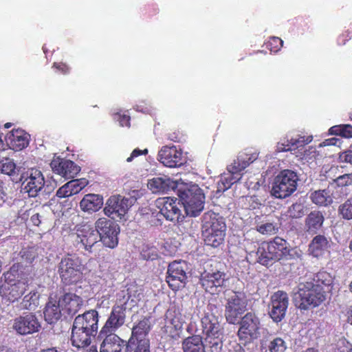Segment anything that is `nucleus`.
Segmentation results:
<instances>
[{
	"instance_id": "obj_36",
	"label": "nucleus",
	"mask_w": 352,
	"mask_h": 352,
	"mask_svg": "<svg viewBox=\"0 0 352 352\" xmlns=\"http://www.w3.org/2000/svg\"><path fill=\"white\" fill-rule=\"evenodd\" d=\"M324 217L319 211L311 212L306 218L305 227L310 234H315L322 227Z\"/></svg>"
},
{
	"instance_id": "obj_37",
	"label": "nucleus",
	"mask_w": 352,
	"mask_h": 352,
	"mask_svg": "<svg viewBox=\"0 0 352 352\" xmlns=\"http://www.w3.org/2000/svg\"><path fill=\"white\" fill-rule=\"evenodd\" d=\"M281 179L277 177L273 184L271 193L272 195L279 199L286 198V170L280 172Z\"/></svg>"
},
{
	"instance_id": "obj_53",
	"label": "nucleus",
	"mask_w": 352,
	"mask_h": 352,
	"mask_svg": "<svg viewBox=\"0 0 352 352\" xmlns=\"http://www.w3.org/2000/svg\"><path fill=\"white\" fill-rule=\"evenodd\" d=\"M317 280H314L313 282L319 284L321 283L324 286H329L333 283V278L331 274L327 272H320L316 274Z\"/></svg>"
},
{
	"instance_id": "obj_46",
	"label": "nucleus",
	"mask_w": 352,
	"mask_h": 352,
	"mask_svg": "<svg viewBox=\"0 0 352 352\" xmlns=\"http://www.w3.org/2000/svg\"><path fill=\"white\" fill-rule=\"evenodd\" d=\"M329 133L333 135H340L346 138H352V126L350 124H342L332 126Z\"/></svg>"
},
{
	"instance_id": "obj_6",
	"label": "nucleus",
	"mask_w": 352,
	"mask_h": 352,
	"mask_svg": "<svg viewBox=\"0 0 352 352\" xmlns=\"http://www.w3.org/2000/svg\"><path fill=\"white\" fill-rule=\"evenodd\" d=\"M95 228L100 240L106 247L113 249L118 246V235L120 230L117 223L105 217H101L96 221Z\"/></svg>"
},
{
	"instance_id": "obj_19",
	"label": "nucleus",
	"mask_w": 352,
	"mask_h": 352,
	"mask_svg": "<svg viewBox=\"0 0 352 352\" xmlns=\"http://www.w3.org/2000/svg\"><path fill=\"white\" fill-rule=\"evenodd\" d=\"M98 338L103 339L100 344V352H122L124 347L126 348L127 342L115 333L102 334V331H100Z\"/></svg>"
},
{
	"instance_id": "obj_21",
	"label": "nucleus",
	"mask_w": 352,
	"mask_h": 352,
	"mask_svg": "<svg viewBox=\"0 0 352 352\" xmlns=\"http://www.w3.org/2000/svg\"><path fill=\"white\" fill-rule=\"evenodd\" d=\"M271 302L270 316L274 322H280L286 313V293L283 291L275 292L271 297Z\"/></svg>"
},
{
	"instance_id": "obj_1",
	"label": "nucleus",
	"mask_w": 352,
	"mask_h": 352,
	"mask_svg": "<svg viewBox=\"0 0 352 352\" xmlns=\"http://www.w3.org/2000/svg\"><path fill=\"white\" fill-rule=\"evenodd\" d=\"M325 299V292L322 286L313 281L299 283L292 296L295 306L304 310L318 307Z\"/></svg>"
},
{
	"instance_id": "obj_51",
	"label": "nucleus",
	"mask_w": 352,
	"mask_h": 352,
	"mask_svg": "<svg viewBox=\"0 0 352 352\" xmlns=\"http://www.w3.org/2000/svg\"><path fill=\"white\" fill-rule=\"evenodd\" d=\"M68 182L72 190L70 193L72 195L80 192L88 184V181L86 179H72Z\"/></svg>"
},
{
	"instance_id": "obj_22",
	"label": "nucleus",
	"mask_w": 352,
	"mask_h": 352,
	"mask_svg": "<svg viewBox=\"0 0 352 352\" xmlns=\"http://www.w3.org/2000/svg\"><path fill=\"white\" fill-rule=\"evenodd\" d=\"M6 141L12 150L21 151L28 146L30 135L23 129H13L7 134Z\"/></svg>"
},
{
	"instance_id": "obj_43",
	"label": "nucleus",
	"mask_w": 352,
	"mask_h": 352,
	"mask_svg": "<svg viewBox=\"0 0 352 352\" xmlns=\"http://www.w3.org/2000/svg\"><path fill=\"white\" fill-rule=\"evenodd\" d=\"M205 352H221L223 343L221 336L205 338Z\"/></svg>"
},
{
	"instance_id": "obj_9",
	"label": "nucleus",
	"mask_w": 352,
	"mask_h": 352,
	"mask_svg": "<svg viewBox=\"0 0 352 352\" xmlns=\"http://www.w3.org/2000/svg\"><path fill=\"white\" fill-rule=\"evenodd\" d=\"M20 180L29 197H35L45 186V178L37 168H30L22 173Z\"/></svg>"
},
{
	"instance_id": "obj_44",
	"label": "nucleus",
	"mask_w": 352,
	"mask_h": 352,
	"mask_svg": "<svg viewBox=\"0 0 352 352\" xmlns=\"http://www.w3.org/2000/svg\"><path fill=\"white\" fill-rule=\"evenodd\" d=\"M135 286L128 287L126 290H122L117 294L116 302L113 307H121L122 309L126 311V305L129 299L132 296V291Z\"/></svg>"
},
{
	"instance_id": "obj_55",
	"label": "nucleus",
	"mask_w": 352,
	"mask_h": 352,
	"mask_svg": "<svg viewBox=\"0 0 352 352\" xmlns=\"http://www.w3.org/2000/svg\"><path fill=\"white\" fill-rule=\"evenodd\" d=\"M256 230L262 234H272L276 232V228L272 223H266L256 227Z\"/></svg>"
},
{
	"instance_id": "obj_11",
	"label": "nucleus",
	"mask_w": 352,
	"mask_h": 352,
	"mask_svg": "<svg viewBox=\"0 0 352 352\" xmlns=\"http://www.w3.org/2000/svg\"><path fill=\"white\" fill-rule=\"evenodd\" d=\"M129 199L120 195L111 196L105 204L103 212L112 219H122L127 213L130 205Z\"/></svg>"
},
{
	"instance_id": "obj_29",
	"label": "nucleus",
	"mask_w": 352,
	"mask_h": 352,
	"mask_svg": "<svg viewBox=\"0 0 352 352\" xmlns=\"http://www.w3.org/2000/svg\"><path fill=\"white\" fill-rule=\"evenodd\" d=\"M63 310L68 315H75L82 306V299L73 293L65 294L60 300Z\"/></svg>"
},
{
	"instance_id": "obj_60",
	"label": "nucleus",
	"mask_w": 352,
	"mask_h": 352,
	"mask_svg": "<svg viewBox=\"0 0 352 352\" xmlns=\"http://www.w3.org/2000/svg\"><path fill=\"white\" fill-rule=\"evenodd\" d=\"M52 67L64 75L69 74L70 72V67L64 63H54Z\"/></svg>"
},
{
	"instance_id": "obj_59",
	"label": "nucleus",
	"mask_w": 352,
	"mask_h": 352,
	"mask_svg": "<svg viewBox=\"0 0 352 352\" xmlns=\"http://www.w3.org/2000/svg\"><path fill=\"white\" fill-rule=\"evenodd\" d=\"M168 138L175 142H181L184 140V134L178 129L173 130L168 133Z\"/></svg>"
},
{
	"instance_id": "obj_57",
	"label": "nucleus",
	"mask_w": 352,
	"mask_h": 352,
	"mask_svg": "<svg viewBox=\"0 0 352 352\" xmlns=\"http://www.w3.org/2000/svg\"><path fill=\"white\" fill-rule=\"evenodd\" d=\"M339 186H346L352 184V173L344 174L335 179Z\"/></svg>"
},
{
	"instance_id": "obj_58",
	"label": "nucleus",
	"mask_w": 352,
	"mask_h": 352,
	"mask_svg": "<svg viewBox=\"0 0 352 352\" xmlns=\"http://www.w3.org/2000/svg\"><path fill=\"white\" fill-rule=\"evenodd\" d=\"M69 187L70 186L69 182H67L65 184L58 189L56 195L59 198H66L72 196V194L70 193L72 190Z\"/></svg>"
},
{
	"instance_id": "obj_45",
	"label": "nucleus",
	"mask_w": 352,
	"mask_h": 352,
	"mask_svg": "<svg viewBox=\"0 0 352 352\" xmlns=\"http://www.w3.org/2000/svg\"><path fill=\"white\" fill-rule=\"evenodd\" d=\"M242 343L243 346L236 342L230 344L228 352H255L258 350V346L256 343Z\"/></svg>"
},
{
	"instance_id": "obj_38",
	"label": "nucleus",
	"mask_w": 352,
	"mask_h": 352,
	"mask_svg": "<svg viewBox=\"0 0 352 352\" xmlns=\"http://www.w3.org/2000/svg\"><path fill=\"white\" fill-rule=\"evenodd\" d=\"M267 245V242L265 241L261 243L259 245L256 252V262L263 266L269 267L272 265L275 261L273 256L270 254V252L265 249Z\"/></svg>"
},
{
	"instance_id": "obj_2",
	"label": "nucleus",
	"mask_w": 352,
	"mask_h": 352,
	"mask_svg": "<svg viewBox=\"0 0 352 352\" xmlns=\"http://www.w3.org/2000/svg\"><path fill=\"white\" fill-rule=\"evenodd\" d=\"M85 265L76 254H67L63 257L58 265V272L62 283L71 285L81 282Z\"/></svg>"
},
{
	"instance_id": "obj_5",
	"label": "nucleus",
	"mask_w": 352,
	"mask_h": 352,
	"mask_svg": "<svg viewBox=\"0 0 352 352\" xmlns=\"http://www.w3.org/2000/svg\"><path fill=\"white\" fill-rule=\"evenodd\" d=\"M237 336L241 342L254 343L253 341L260 336L261 322L252 312H248L239 322Z\"/></svg>"
},
{
	"instance_id": "obj_24",
	"label": "nucleus",
	"mask_w": 352,
	"mask_h": 352,
	"mask_svg": "<svg viewBox=\"0 0 352 352\" xmlns=\"http://www.w3.org/2000/svg\"><path fill=\"white\" fill-rule=\"evenodd\" d=\"M151 317L148 316H142L138 322L134 323L131 329V334L128 340H142L149 339L148 333L151 330Z\"/></svg>"
},
{
	"instance_id": "obj_31",
	"label": "nucleus",
	"mask_w": 352,
	"mask_h": 352,
	"mask_svg": "<svg viewBox=\"0 0 352 352\" xmlns=\"http://www.w3.org/2000/svg\"><path fill=\"white\" fill-rule=\"evenodd\" d=\"M184 352H205L203 338L194 335L186 338L182 343Z\"/></svg>"
},
{
	"instance_id": "obj_41",
	"label": "nucleus",
	"mask_w": 352,
	"mask_h": 352,
	"mask_svg": "<svg viewBox=\"0 0 352 352\" xmlns=\"http://www.w3.org/2000/svg\"><path fill=\"white\" fill-rule=\"evenodd\" d=\"M312 202L318 206H326L333 202L330 192L327 190H318L313 192L310 195Z\"/></svg>"
},
{
	"instance_id": "obj_52",
	"label": "nucleus",
	"mask_w": 352,
	"mask_h": 352,
	"mask_svg": "<svg viewBox=\"0 0 352 352\" xmlns=\"http://www.w3.org/2000/svg\"><path fill=\"white\" fill-rule=\"evenodd\" d=\"M340 214L344 219H352V199H349L339 206Z\"/></svg>"
},
{
	"instance_id": "obj_49",
	"label": "nucleus",
	"mask_w": 352,
	"mask_h": 352,
	"mask_svg": "<svg viewBox=\"0 0 352 352\" xmlns=\"http://www.w3.org/2000/svg\"><path fill=\"white\" fill-rule=\"evenodd\" d=\"M298 182L296 173L287 170V197L296 190Z\"/></svg>"
},
{
	"instance_id": "obj_47",
	"label": "nucleus",
	"mask_w": 352,
	"mask_h": 352,
	"mask_svg": "<svg viewBox=\"0 0 352 352\" xmlns=\"http://www.w3.org/2000/svg\"><path fill=\"white\" fill-rule=\"evenodd\" d=\"M37 300V292L35 291H31L23 297V300L21 302V305L23 309L30 310L32 309V305H36Z\"/></svg>"
},
{
	"instance_id": "obj_63",
	"label": "nucleus",
	"mask_w": 352,
	"mask_h": 352,
	"mask_svg": "<svg viewBox=\"0 0 352 352\" xmlns=\"http://www.w3.org/2000/svg\"><path fill=\"white\" fill-rule=\"evenodd\" d=\"M339 160L341 162H346L352 164V151H346L340 154Z\"/></svg>"
},
{
	"instance_id": "obj_35",
	"label": "nucleus",
	"mask_w": 352,
	"mask_h": 352,
	"mask_svg": "<svg viewBox=\"0 0 352 352\" xmlns=\"http://www.w3.org/2000/svg\"><path fill=\"white\" fill-rule=\"evenodd\" d=\"M226 231L221 230H202L205 243L214 248L221 245L225 239Z\"/></svg>"
},
{
	"instance_id": "obj_12",
	"label": "nucleus",
	"mask_w": 352,
	"mask_h": 352,
	"mask_svg": "<svg viewBox=\"0 0 352 352\" xmlns=\"http://www.w3.org/2000/svg\"><path fill=\"white\" fill-rule=\"evenodd\" d=\"M226 274L220 270H205L201 274L199 282L206 292L214 294L219 287H225L228 280Z\"/></svg>"
},
{
	"instance_id": "obj_15",
	"label": "nucleus",
	"mask_w": 352,
	"mask_h": 352,
	"mask_svg": "<svg viewBox=\"0 0 352 352\" xmlns=\"http://www.w3.org/2000/svg\"><path fill=\"white\" fill-rule=\"evenodd\" d=\"M161 214L166 218L173 222L182 221L181 210L179 207V202L177 199L173 197H162L157 200Z\"/></svg>"
},
{
	"instance_id": "obj_62",
	"label": "nucleus",
	"mask_w": 352,
	"mask_h": 352,
	"mask_svg": "<svg viewBox=\"0 0 352 352\" xmlns=\"http://www.w3.org/2000/svg\"><path fill=\"white\" fill-rule=\"evenodd\" d=\"M117 120L121 126H130L131 118L127 115L117 114Z\"/></svg>"
},
{
	"instance_id": "obj_20",
	"label": "nucleus",
	"mask_w": 352,
	"mask_h": 352,
	"mask_svg": "<svg viewBox=\"0 0 352 352\" xmlns=\"http://www.w3.org/2000/svg\"><path fill=\"white\" fill-rule=\"evenodd\" d=\"M202 333L205 338L222 336L223 327H221L219 318L212 313H205L201 318Z\"/></svg>"
},
{
	"instance_id": "obj_4",
	"label": "nucleus",
	"mask_w": 352,
	"mask_h": 352,
	"mask_svg": "<svg viewBox=\"0 0 352 352\" xmlns=\"http://www.w3.org/2000/svg\"><path fill=\"white\" fill-rule=\"evenodd\" d=\"M14 265L11 267L10 270L4 274L5 283L0 287L1 295L7 298L9 301L14 302L17 301L28 290V283L26 280H15V276L13 272H16Z\"/></svg>"
},
{
	"instance_id": "obj_48",
	"label": "nucleus",
	"mask_w": 352,
	"mask_h": 352,
	"mask_svg": "<svg viewBox=\"0 0 352 352\" xmlns=\"http://www.w3.org/2000/svg\"><path fill=\"white\" fill-rule=\"evenodd\" d=\"M304 199H299L297 202L289 207L287 212L292 218H300L304 214Z\"/></svg>"
},
{
	"instance_id": "obj_28",
	"label": "nucleus",
	"mask_w": 352,
	"mask_h": 352,
	"mask_svg": "<svg viewBox=\"0 0 352 352\" xmlns=\"http://www.w3.org/2000/svg\"><path fill=\"white\" fill-rule=\"evenodd\" d=\"M96 334L89 333L76 326L72 325L71 342L73 346L78 349L88 346L91 342V337Z\"/></svg>"
},
{
	"instance_id": "obj_23",
	"label": "nucleus",
	"mask_w": 352,
	"mask_h": 352,
	"mask_svg": "<svg viewBox=\"0 0 352 352\" xmlns=\"http://www.w3.org/2000/svg\"><path fill=\"white\" fill-rule=\"evenodd\" d=\"M168 324L166 325V331L173 339L177 340L182 336L183 326L185 323V316L179 311H173L168 313Z\"/></svg>"
},
{
	"instance_id": "obj_34",
	"label": "nucleus",
	"mask_w": 352,
	"mask_h": 352,
	"mask_svg": "<svg viewBox=\"0 0 352 352\" xmlns=\"http://www.w3.org/2000/svg\"><path fill=\"white\" fill-rule=\"evenodd\" d=\"M44 318L49 324L57 322L61 317V311L59 302L56 300H50L45 305Z\"/></svg>"
},
{
	"instance_id": "obj_30",
	"label": "nucleus",
	"mask_w": 352,
	"mask_h": 352,
	"mask_svg": "<svg viewBox=\"0 0 352 352\" xmlns=\"http://www.w3.org/2000/svg\"><path fill=\"white\" fill-rule=\"evenodd\" d=\"M103 205V197L96 194H87L80 201V208L85 212L93 213L98 211Z\"/></svg>"
},
{
	"instance_id": "obj_3",
	"label": "nucleus",
	"mask_w": 352,
	"mask_h": 352,
	"mask_svg": "<svg viewBox=\"0 0 352 352\" xmlns=\"http://www.w3.org/2000/svg\"><path fill=\"white\" fill-rule=\"evenodd\" d=\"M177 195L187 215L197 217L204 210L205 195L198 185L184 186L177 189Z\"/></svg>"
},
{
	"instance_id": "obj_54",
	"label": "nucleus",
	"mask_w": 352,
	"mask_h": 352,
	"mask_svg": "<svg viewBox=\"0 0 352 352\" xmlns=\"http://www.w3.org/2000/svg\"><path fill=\"white\" fill-rule=\"evenodd\" d=\"M269 349L270 352H284L286 349L285 341L280 338H276L270 342Z\"/></svg>"
},
{
	"instance_id": "obj_26",
	"label": "nucleus",
	"mask_w": 352,
	"mask_h": 352,
	"mask_svg": "<svg viewBox=\"0 0 352 352\" xmlns=\"http://www.w3.org/2000/svg\"><path fill=\"white\" fill-rule=\"evenodd\" d=\"M203 230H223L226 231V224L224 218L219 213L213 211L205 212L202 217Z\"/></svg>"
},
{
	"instance_id": "obj_33",
	"label": "nucleus",
	"mask_w": 352,
	"mask_h": 352,
	"mask_svg": "<svg viewBox=\"0 0 352 352\" xmlns=\"http://www.w3.org/2000/svg\"><path fill=\"white\" fill-rule=\"evenodd\" d=\"M266 250L271 252L270 254L272 255L274 261H279L285 253L286 250V241L283 239L276 237L272 241L267 242Z\"/></svg>"
},
{
	"instance_id": "obj_32",
	"label": "nucleus",
	"mask_w": 352,
	"mask_h": 352,
	"mask_svg": "<svg viewBox=\"0 0 352 352\" xmlns=\"http://www.w3.org/2000/svg\"><path fill=\"white\" fill-rule=\"evenodd\" d=\"M228 173H224L220 176L217 182L218 191L224 192L241 179L240 173H233L231 170V165L228 168Z\"/></svg>"
},
{
	"instance_id": "obj_10",
	"label": "nucleus",
	"mask_w": 352,
	"mask_h": 352,
	"mask_svg": "<svg viewBox=\"0 0 352 352\" xmlns=\"http://www.w3.org/2000/svg\"><path fill=\"white\" fill-rule=\"evenodd\" d=\"M12 328L19 335L28 336L38 332L41 324L36 316L29 312L15 318Z\"/></svg>"
},
{
	"instance_id": "obj_8",
	"label": "nucleus",
	"mask_w": 352,
	"mask_h": 352,
	"mask_svg": "<svg viewBox=\"0 0 352 352\" xmlns=\"http://www.w3.org/2000/svg\"><path fill=\"white\" fill-rule=\"evenodd\" d=\"M187 263L184 261H174L168 266L166 282L169 287L177 292L184 288L187 281Z\"/></svg>"
},
{
	"instance_id": "obj_39",
	"label": "nucleus",
	"mask_w": 352,
	"mask_h": 352,
	"mask_svg": "<svg viewBox=\"0 0 352 352\" xmlns=\"http://www.w3.org/2000/svg\"><path fill=\"white\" fill-rule=\"evenodd\" d=\"M19 264L21 267H28L31 265L34 260L38 257L36 249L34 247L23 248L19 252Z\"/></svg>"
},
{
	"instance_id": "obj_17",
	"label": "nucleus",
	"mask_w": 352,
	"mask_h": 352,
	"mask_svg": "<svg viewBox=\"0 0 352 352\" xmlns=\"http://www.w3.org/2000/svg\"><path fill=\"white\" fill-rule=\"evenodd\" d=\"M73 325L96 335L98 329V313L91 309L76 317Z\"/></svg>"
},
{
	"instance_id": "obj_27",
	"label": "nucleus",
	"mask_w": 352,
	"mask_h": 352,
	"mask_svg": "<svg viewBox=\"0 0 352 352\" xmlns=\"http://www.w3.org/2000/svg\"><path fill=\"white\" fill-rule=\"evenodd\" d=\"M258 153L252 148L247 149L240 153L236 160L231 164V170L233 173H241L250 164L257 160Z\"/></svg>"
},
{
	"instance_id": "obj_42",
	"label": "nucleus",
	"mask_w": 352,
	"mask_h": 352,
	"mask_svg": "<svg viewBox=\"0 0 352 352\" xmlns=\"http://www.w3.org/2000/svg\"><path fill=\"white\" fill-rule=\"evenodd\" d=\"M126 352H151L150 340H128Z\"/></svg>"
},
{
	"instance_id": "obj_25",
	"label": "nucleus",
	"mask_w": 352,
	"mask_h": 352,
	"mask_svg": "<svg viewBox=\"0 0 352 352\" xmlns=\"http://www.w3.org/2000/svg\"><path fill=\"white\" fill-rule=\"evenodd\" d=\"M177 184L166 175L155 177L148 180V188L153 193H164L175 190Z\"/></svg>"
},
{
	"instance_id": "obj_18",
	"label": "nucleus",
	"mask_w": 352,
	"mask_h": 352,
	"mask_svg": "<svg viewBox=\"0 0 352 352\" xmlns=\"http://www.w3.org/2000/svg\"><path fill=\"white\" fill-rule=\"evenodd\" d=\"M77 236L84 249L89 253L93 252L92 248L100 241L96 230L87 224L81 225L78 228Z\"/></svg>"
},
{
	"instance_id": "obj_61",
	"label": "nucleus",
	"mask_w": 352,
	"mask_h": 352,
	"mask_svg": "<svg viewBox=\"0 0 352 352\" xmlns=\"http://www.w3.org/2000/svg\"><path fill=\"white\" fill-rule=\"evenodd\" d=\"M318 155V152L316 150V148L310 147L309 149L305 151L303 158L309 162L316 159Z\"/></svg>"
},
{
	"instance_id": "obj_16",
	"label": "nucleus",
	"mask_w": 352,
	"mask_h": 352,
	"mask_svg": "<svg viewBox=\"0 0 352 352\" xmlns=\"http://www.w3.org/2000/svg\"><path fill=\"white\" fill-rule=\"evenodd\" d=\"M126 311L121 307H112L111 313L100 331L102 334L115 333L122 327L126 321Z\"/></svg>"
},
{
	"instance_id": "obj_14",
	"label": "nucleus",
	"mask_w": 352,
	"mask_h": 352,
	"mask_svg": "<svg viewBox=\"0 0 352 352\" xmlns=\"http://www.w3.org/2000/svg\"><path fill=\"white\" fill-rule=\"evenodd\" d=\"M52 171L66 179L74 178L80 171V168L73 161L54 156L50 163Z\"/></svg>"
},
{
	"instance_id": "obj_7",
	"label": "nucleus",
	"mask_w": 352,
	"mask_h": 352,
	"mask_svg": "<svg viewBox=\"0 0 352 352\" xmlns=\"http://www.w3.org/2000/svg\"><path fill=\"white\" fill-rule=\"evenodd\" d=\"M248 299L245 294L242 292H233L225 306V317L227 322L234 324L239 321V317L247 310Z\"/></svg>"
},
{
	"instance_id": "obj_56",
	"label": "nucleus",
	"mask_w": 352,
	"mask_h": 352,
	"mask_svg": "<svg viewBox=\"0 0 352 352\" xmlns=\"http://www.w3.org/2000/svg\"><path fill=\"white\" fill-rule=\"evenodd\" d=\"M16 169V164L13 161L6 160V162L2 164L1 167V172L4 174L12 175L14 173Z\"/></svg>"
},
{
	"instance_id": "obj_64",
	"label": "nucleus",
	"mask_w": 352,
	"mask_h": 352,
	"mask_svg": "<svg viewBox=\"0 0 352 352\" xmlns=\"http://www.w3.org/2000/svg\"><path fill=\"white\" fill-rule=\"evenodd\" d=\"M312 140V136H308L307 138L300 137L298 139H295L294 141H292V145H296L297 147L304 145L305 144H308L311 142Z\"/></svg>"
},
{
	"instance_id": "obj_50",
	"label": "nucleus",
	"mask_w": 352,
	"mask_h": 352,
	"mask_svg": "<svg viewBox=\"0 0 352 352\" xmlns=\"http://www.w3.org/2000/svg\"><path fill=\"white\" fill-rule=\"evenodd\" d=\"M283 41L278 37H271L267 42L265 43V47L271 53L278 52L283 47Z\"/></svg>"
},
{
	"instance_id": "obj_13",
	"label": "nucleus",
	"mask_w": 352,
	"mask_h": 352,
	"mask_svg": "<svg viewBox=\"0 0 352 352\" xmlns=\"http://www.w3.org/2000/svg\"><path fill=\"white\" fill-rule=\"evenodd\" d=\"M158 160L169 168L179 167L186 162L182 150L175 145L163 146L158 152Z\"/></svg>"
},
{
	"instance_id": "obj_40",
	"label": "nucleus",
	"mask_w": 352,
	"mask_h": 352,
	"mask_svg": "<svg viewBox=\"0 0 352 352\" xmlns=\"http://www.w3.org/2000/svg\"><path fill=\"white\" fill-rule=\"evenodd\" d=\"M328 241L322 235L316 236L309 245L310 253L316 257L320 256L322 252L327 248Z\"/></svg>"
}]
</instances>
